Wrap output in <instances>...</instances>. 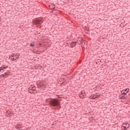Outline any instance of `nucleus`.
<instances>
[{
	"label": "nucleus",
	"mask_w": 130,
	"mask_h": 130,
	"mask_svg": "<svg viewBox=\"0 0 130 130\" xmlns=\"http://www.w3.org/2000/svg\"><path fill=\"white\" fill-rule=\"evenodd\" d=\"M50 105L53 107H58V108L60 109L61 106H60V103L57 99H51L49 101Z\"/></svg>",
	"instance_id": "1"
},
{
	"label": "nucleus",
	"mask_w": 130,
	"mask_h": 130,
	"mask_svg": "<svg viewBox=\"0 0 130 130\" xmlns=\"http://www.w3.org/2000/svg\"><path fill=\"white\" fill-rule=\"evenodd\" d=\"M41 21H42V20L41 19H40L39 18H37L32 20V23L35 25H41V23H42V22H41Z\"/></svg>",
	"instance_id": "2"
},
{
	"label": "nucleus",
	"mask_w": 130,
	"mask_h": 130,
	"mask_svg": "<svg viewBox=\"0 0 130 130\" xmlns=\"http://www.w3.org/2000/svg\"><path fill=\"white\" fill-rule=\"evenodd\" d=\"M79 96L80 98H81L82 99H83V98H86V93H85V91H81L79 93Z\"/></svg>",
	"instance_id": "3"
},
{
	"label": "nucleus",
	"mask_w": 130,
	"mask_h": 130,
	"mask_svg": "<svg viewBox=\"0 0 130 130\" xmlns=\"http://www.w3.org/2000/svg\"><path fill=\"white\" fill-rule=\"evenodd\" d=\"M99 97H100V94H92L89 97V99H96V98H98Z\"/></svg>",
	"instance_id": "4"
},
{
	"label": "nucleus",
	"mask_w": 130,
	"mask_h": 130,
	"mask_svg": "<svg viewBox=\"0 0 130 130\" xmlns=\"http://www.w3.org/2000/svg\"><path fill=\"white\" fill-rule=\"evenodd\" d=\"M77 45V42L72 41L70 43V46L72 48H74Z\"/></svg>",
	"instance_id": "5"
},
{
	"label": "nucleus",
	"mask_w": 130,
	"mask_h": 130,
	"mask_svg": "<svg viewBox=\"0 0 130 130\" xmlns=\"http://www.w3.org/2000/svg\"><path fill=\"white\" fill-rule=\"evenodd\" d=\"M83 40H84V39H82V38H79V39H77L76 42L78 44L80 45V44H82V43L83 42Z\"/></svg>",
	"instance_id": "6"
},
{
	"label": "nucleus",
	"mask_w": 130,
	"mask_h": 130,
	"mask_svg": "<svg viewBox=\"0 0 130 130\" xmlns=\"http://www.w3.org/2000/svg\"><path fill=\"white\" fill-rule=\"evenodd\" d=\"M21 126H22V125H21V124H20V123H18L15 126V128L16 129L21 130V129H22Z\"/></svg>",
	"instance_id": "7"
},
{
	"label": "nucleus",
	"mask_w": 130,
	"mask_h": 130,
	"mask_svg": "<svg viewBox=\"0 0 130 130\" xmlns=\"http://www.w3.org/2000/svg\"><path fill=\"white\" fill-rule=\"evenodd\" d=\"M49 7L51 10H54V9H55V6H54L53 4H50Z\"/></svg>",
	"instance_id": "8"
},
{
	"label": "nucleus",
	"mask_w": 130,
	"mask_h": 130,
	"mask_svg": "<svg viewBox=\"0 0 130 130\" xmlns=\"http://www.w3.org/2000/svg\"><path fill=\"white\" fill-rule=\"evenodd\" d=\"M4 75V77L5 78H7V77H8L9 74V73L5 72Z\"/></svg>",
	"instance_id": "9"
},
{
	"label": "nucleus",
	"mask_w": 130,
	"mask_h": 130,
	"mask_svg": "<svg viewBox=\"0 0 130 130\" xmlns=\"http://www.w3.org/2000/svg\"><path fill=\"white\" fill-rule=\"evenodd\" d=\"M6 114H8V115H12V112L10 111H7L6 112Z\"/></svg>",
	"instance_id": "10"
},
{
	"label": "nucleus",
	"mask_w": 130,
	"mask_h": 130,
	"mask_svg": "<svg viewBox=\"0 0 130 130\" xmlns=\"http://www.w3.org/2000/svg\"><path fill=\"white\" fill-rule=\"evenodd\" d=\"M2 68H3V70L4 69L6 70L9 68V66H6V65H3L2 66Z\"/></svg>",
	"instance_id": "11"
},
{
	"label": "nucleus",
	"mask_w": 130,
	"mask_h": 130,
	"mask_svg": "<svg viewBox=\"0 0 130 130\" xmlns=\"http://www.w3.org/2000/svg\"><path fill=\"white\" fill-rule=\"evenodd\" d=\"M123 91L126 92V93H128V92H129V88H126V89L123 90Z\"/></svg>",
	"instance_id": "12"
},
{
	"label": "nucleus",
	"mask_w": 130,
	"mask_h": 130,
	"mask_svg": "<svg viewBox=\"0 0 130 130\" xmlns=\"http://www.w3.org/2000/svg\"><path fill=\"white\" fill-rule=\"evenodd\" d=\"M11 60L12 61H15V60H17L16 57H13V58H11Z\"/></svg>",
	"instance_id": "13"
},
{
	"label": "nucleus",
	"mask_w": 130,
	"mask_h": 130,
	"mask_svg": "<svg viewBox=\"0 0 130 130\" xmlns=\"http://www.w3.org/2000/svg\"><path fill=\"white\" fill-rule=\"evenodd\" d=\"M30 90H32V91H35V90H36V87L35 86L31 87Z\"/></svg>",
	"instance_id": "14"
},
{
	"label": "nucleus",
	"mask_w": 130,
	"mask_h": 130,
	"mask_svg": "<svg viewBox=\"0 0 130 130\" xmlns=\"http://www.w3.org/2000/svg\"><path fill=\"white\" fill-rule=\"evenodd\" d=\"M13 57H15V55L12 54L10 56H9V59H11V58H13Z\"/></svg>",
	"instance_id": "15"
},
{
	"label": "nucleus",
	"mask_w": 130,
	"mask_h": 130,
	"mask_svg": "<svg viewBox=\"0 0 130 130\" xmlns=\"http://www.w3.org/2000/svg\"><path fill=\"white\" fill-rule=\"evenodd\" d=\"M29 46H30L31 47H34L35 46V45L34 44L30 43Z\"/></svg>",
	"instance_id": "16"
},
{
	"label": "nucleus",
	"mask_w": 130,
	"mask_h": 130,
	"mask_svg": "<svg viewBox=\"0 0 130 130\" xmlns=\"http://www.w3.org/2000/svg\"><path fill=\"white\" fill-rule=\"evenodd\" d=\"M15 55V58H16V59H17V58H19V56H20V54H17Z\"/></svg>",
	"instance_id": "17"
},
{
	"label": "nucleus",
	"mask_w": 130,
	"mask_h": 130,
	"mask_svg": "<svg viewBox=\"0 0 130 130\" xmlns=\"http://www.w3.org/2000/svg\"><path fill=\"white\" fill-rule=\"evenodd\" d=\"M82 45H85L86 44V41H85V40H84V39H83V40L82 41V43L81 44Z\"/></svg>",
	"instance_id": "18"
},
{
	"label": "nucleus",
	"mask_w": 130,
	"mask_h": 130,
	"mask_svg": "<svg viewBox=\"0 0 130 130\" xmlns=\"http://www.w3.org/2000/svg\"><path fill=\"white\" fill-rule=\"evenodd\" d=\"M126 93L127 92H125L123 90L121 91V94H124V95H126Z\"/></svg>",
	"instance_id": "19"
},
{
	"label": "nucleus",
	"mask_w": 130,
	"mask_h": 130,
	"mask_svg": "<svg viewBox=\"0 0 130 130\" xmlns=\"http://www.w3.org/2000/svg\"><path fill=\"white\" fill-rule=\"evenodd\" d=\"M123 127V129L124 130H127V129L126 128V126H122V127Z\"/></svg>",
	"instance_id": "20"
},
{
	"label": "nucleus",
	"mask_w": 130,
	"mask_h": 130,
	"mask_svg": "<svg viewBox=\"0 0 130 130\" xmlns=\"http://www.w3.org/2000/svg\"><path fill=\"white\" fill-rule=\"evenodd\" d=\"M1 78H5V75L2 74L0 75Z\"/></svg>",
	"instance_id": "21"
},
{
	"label": "nucleus",
	"mask_w": 130,
	"mask_h": 130,
	"mask_svg": "<svg viewBox=\"0 0 130 130\" xmlns=\"http://www.w3.org/2000/svg\"><path fill=\"white\" fill-rule=\"evenodd\" d=\"M0 70H1V71H4V68H3V66L0 67Z\"/></svg>",
	"instance_id": "22"
},
{
	"label": "nucleus",
	"mask_w": 130,
	"mask_h": 130,
	"mask_svg": "<svg viewBox=\"0 0 130 130\" xmlns=\"http://www.w3.org/2000/svg\"><path fill=\"white\" fill-rule=\"evenodd\" d=\"M121 99H125V96H121Z\"/></svg>",
	"instance_id": "23"
},
{
	"label": "nucleus",
	"mask_w": 130,
	"mask_h": 130,
	"mask_svg": "<svg viewBox=\"0 0 130 130\" xmlns=\"http://www.w3.org/2000/svg\"><path fill=\"white\" fill-rule=\"evenodd\" d=\"M39 68H39L40 69H42V67L41 66H39Z\"/></svg>",
	"instance_id": "24"
},
{
	"label": "nucleus",
	"mask_w": 130,
	"mask_h": 130,
	"mask_svg": "<svg viewBox=\"0 0 130 130\" xmlns=\"http://www.w3.org/2000/svg\"><path fill=\"white\" fill-rule=\"evenodd\" d=\"M125 124V125H129V124H128V123H126Z\"/></svg>",
	"instance_id": "25"
},
{
	"label": "nucleus",
	"mask_w": 130,
	"mask_h": 130,
	"mask_svg": "<svg viewBox=\"0 0 130 130\" xmlns=\"http://www.w3.org/2000/svg\"><path fill=\"white\" fill-rule=\"evenodd\" d=\"M129 127V125H128V126L127 127V128H128Z\"/></svg>",
	"instance_id": "26"
},
{
	"label": "nucleus",
	"mask_w": 130,
	"mask_h": 130,
	"mask_svg": "<svg viewBox=\"0 0 130 130\" xmlns=\"http://www.w3.org/2000/svg\"><path fill=\"white\" fill-rule=\"evenodd\" d=\"M64 80H65V79L63 78V81H64Z\"/></svg>",
	"instance_id": "27"
},
{
	"label": "nucleus",
	"mask_w": 130,
	"mask_h": 130,
	"mask_svg": "<svg viewBox=\"0 0 130 130\" xmlns=\"http://www.w3.org/2000/svg\"><path fill=\"white\" fill-rule=\"evenodd\" d=\"M96 94H98V93H96Z\"/></svg>",
	"instance_id": "28"
},
{
	"label": "nucleus",
	"mask_w": 130,
	"mask_h": 130,
	"mask_svg": "<svg viewBox=\"0 0 130 130\" xmlns=\"http://www.w3.org/2000/svg\"><path fill=\"white\" fill-rule=\"evenodd\" d=\"M88 31H89V29H88Z\"/></svg>",
	"instance_id": "29"
},
{
	"label": "nucleus",
	"mask_w": 130,
	"mask_h": 130,
	"mask_svg": "<svg viewBox=\"0 0 130 130\" xmlns=\"http://www.w3.org/2000/svg\"><path fill=\"white\" fill-rule=\"evenodd\" d=\"M88 31H89V29H88Z\"/></svg>",
	"instance_id": "30"
}]
</instances>
